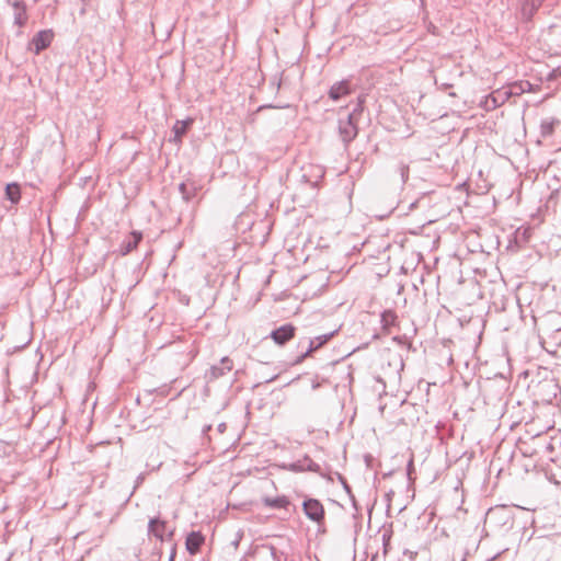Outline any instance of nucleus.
<instances>
[{"mask_svg": "<svg viewBox=\"0 0 561 561\" xmlns=\"http://www.w3.org/2000/svg\"><path fill=\"white\" fill-rule=\"evenodd\" d=\"M351 93L348 81H340L333 84L329 91V96L333 101L340 100L342 96H345Z\"/></svg>", "mask_w": 561, "mask_h": 561, "instance_id": "obj_4", "label": "nucleus"}, {"mask_svg": "<svg viewBox=\"0 0 561 561\" xmlns=\"http://www.w3.org/2000/svg\"><path fill=\"white\" fill-rule=\"evenodd\" d=\"M204 543V537L199 533H191L186 538V548L190 553L195 554Z\"/></svg>", "mask_w": 561, "mask_h": 561, "instance_id": "obj_6", "label": "nucleus"}, {"mask_svg": "<svg viewBox=\"0 0 561 561\" xmlns=\"http://www.w3.org/2000/svg\"><path fill=\"white\" fill-rule=\"evenodd\" d=\"M413 467V458L410 459V462H409V468H412Z\"/></svg>", "mask_w": 561, "mask_h": 561, "instance_id": "obj_14", "label": "nucleus"}, {"mask_svg": "<svg viewBox=\"0 0 561 561\" xmlns=\"http://www.w3.org/2000/svg\"><path fill=\"white\" fill-rule=\"evenodd\" d=\"M329 340V336H320V337H317L316 340H312L310 342V347L308 350V352L304 355V357H307L308 355H310L313 351L318 350L321 345H323L327 341Z\"/></svg>", "mask_w": 561, "mask_h": 561, "instance_id": "obj_11", "label": "nucleus"}, {"mask_svg": "<svg viewBox=\"0 0 561 561\" xmlns=\"http://www.w3.org/2000/svg\"><path fill=\"white\" fill-rule=\"evenodd\" d=\"M304 511L314 522L320 523L324 518L323 505L318 500L310 499L305 501Z\"/></svg>", "mask_w": 561, "mask_h": 561, "instance_id": "obj_2", "label": "nucleus"}, {"mask_svg": "<svg viewBox=\"0 0 561 561\" xmlns=\"http://www.w3.org/2000/svg\"><path fill=\"white\" fill-rule=\"evenodd\" d=\"M5 195L12 203H18L21 198L20 186L15 183L8 184L5 187Z\"/></svg>", "mask_w": 561, "mask_h": 561, "instance_id": "obj_10", "label": "nucleus"}, {"mask_svg": "<svg viewBox=\"0 0 561 561\" xmlns=\"http://www.w3.org/2000/svg\"><path fill=\"white\" fill-rule=\"evenodd\" d=\"M142 236L140 232L134 231L129 234L128 239L123 243L121 254L126 255L134 249H136L141 240Z\"/></svg>", "mask_w": 561, "mask_h": 561, "instance_id": "obj_5", "label": "nucleus"}, {"mask_svg": "<svg viewBox=\"0 0 561 561\" xmlns=\"http://www.w3.org/2000/svg\"><path fill=\"white\" fill-rule=\"evenodd\" d=\"M263 503L272 508H286L289 505V500L285 495L276 497H264Z\"/></svg>", "mask_w": 561, "mask_h": 561, "instance_id": "obj_8", "label": "nucleus"}, {"mask_svg": "<svg viewBox=\"0 0 561 561\" xmlns=\"http://www.w3.org/2000/svg\"><path fill=\"white\" fill-rule=\"evenodd\" d=\"M193 122H194L193 118H187L185 121H176L174 123L172 129H173L174 138L176 141L181 142L182 137L187 133V130L192 126Z\"/></svg>", "mask_w": 561, "mask_h": 561, "instance_id": "obj_7", "label": "nucleus"}, {"mask_svg": "<svg viewBox=\"0 0 561 561\" xmlns=\"http://www.w3.org/2000/svg\"><path fill=\"white\" fill-rule=\"evenodd\" d=\"M295 334L296 328L293 324L287 323L274 330L271 333V337L277 345H284L294 339Z\"/></svg>", "mask_w": 561, "mask_h": 561, "instance_id": "obj_1", "label": "nucleus"}, {"mask_svg": "<svg viewBox=\"0 0 561 561\" xmlns=\"http://www.w3.org/2000/svg\"><path fill=\"white\" fill-rule=\"evenodd\" d=\"M543 0H526V2L530 5L531 11L539 8Z\"/></svg>", "mask_w": 561, "mask_h": 561, "instance_id": "obj_13", "label": "nucleus"}, {"mask_svg": "<svg viewBox=\"0 0 561 561\" xmlns=\"http://www.w3.org/2000/svg\"><path fill=\"white\" fill-rule=\"evenodd\" d=\"M54 33L51 31H41L32 39L31 45L34 47L35 54L47 48L53 42Z\"/></svg>", "mask_w": 561, "mask_h": 561, "instance_id": "obj_3", "label": "nucleus"}, {"mask_svg": "<svg viewBox=\"0 0 561 561\" xmlns=\"http://www.w3.org/2000/svg\"><path fill=\"white\" fill-rule=\"evenodd\" d=\"M382 319L385 322H393L394 319H396V316L392 311H386L383 314H382Z\"/></svg>", "mask_w": 561, "mask_h": 561, "instance_id": "obj_12", "label": "nucleus"}, {"mask_svg": "<svg viewBox=\"0 0 561 561\" xmlns=\"http://www.w3.org/2000/svg\"><path fill=\"white\" fill-rule=\"evenodd\" d=\"M150 531L159 539H163L167 535V524L160 519H152L150 522Z\"/></svg>", "mask_w": 561, "mask_h": 561, "instance_id": "obj_9", "label": "nucleus"}]
</instances>
